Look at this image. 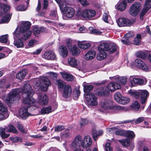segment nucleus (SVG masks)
I'll return each instance as SVG.
<instances>
[{
	"instance_id": "f257e3e1",
	"label": "nucleus",
	"mask_w": 151,
	"mask_h": 151,
	"mask_svg": "<svg viewBox=\"0 0 151 151\" xmlns=\"http://www.w3.org/2000/svg\"><path fill=\"white\" fill-rule=\"evenodd\" d=\"M22 92L23 98V103L28 104L32 102L35 101V99L32 97L34 94L31 86L28 83L24 84L23 90L21 88H17L12 90L6 97L5 101L8 104L13 103L17 101H18L20 98V93Z\"/></svg>"
},
{
	"instance_id": "f03ea898",
	"label": "nucleus",
	"mask_w": 151,
	"mask_h": 151,
	"mask_svg": "<svg viewBox=\"0 0 151 151\" xmlns=\"http://www.w3.org/2000/svg\"><path fill=\"white\" fill-rule=\"evenodd\" d=\"M31 23L29 22H23L20 27H18L13 33L14 40L19 38L20 36H23L25 40L28 39L30 36L32 32L29 30Z\"/></svg>"
},
{
	"instance_id": "7ed1b4c3",
	"label": "nucleus",
	"mask_w": 151,
	"mask_h": 151,
	"mask_svg": "<svg viewBox=\"0 0 151 151\" xmlns=\"http://www.w3.org/2000/svg\"><path fill=\"white\" fill-rule=\"evenodd\" d=\"M83 86V91L85 93V96L86 100V103L88 106L91 107L94 106V95L91 92L93 90L94 86L84 82Z\"/></svg>"
},
{
	"instance_id": "20e7f679",
	"label": "nucleus",
	"mask_w": 151,
	"mask_h": 151,
	"mask_svg": "<svg viewBox=\"0 0 151 151\" xmlns=\"http://www.w3.org/2000/svg\"><path fill=\"white\" fill-rule=\"evenodd\" d=\"M48 98L47 95L45 94H42L40 95L38 97V101H36L35 99L34 102H30L28 104V106L29 107L28 108L29 111H32L38 108L40 105H44L47 104L48 103Z\"/></svg>"
},
{
	"instance_id": "39448f33",
	"label": "nucleus",
	"mask_w": 151,
	"mask_h": 151,
	"mask_svg": "<svg viewBox=\"0 0 151 151\" xmlns=\"http://www.w3.org/2000/svg\"><path fill=\"white\" fill-rule=\"evenodd\" d=\"M34 88L37 89V87H40V89L43 91H46L48 87L51 85V83L48 78L42 76L39 79L37 80L35 83Z\"/></svg>"
},
{
	"instance_id": "423d86ee",
	"label": "nucleus",
	"mask_w": 151,
	"mask_h": 151,
	"mask_svg": "<svg viewBox=\"0 0 151 151\" xmlns=\"http://www.w3.org/2000/svg\"><path fill=\"white\" fill-rule=\"evenodd\" d=\"M102 107L105 110L111 109L113 110L125 111L124 107L118 105L113 106L112 102L108 100H103L100 104Z\"/></svg>"
},
{
	"instance_id": "0eeeda50",
	"label": "nucleus",
	"mask_w": 151,
	"mask_h": 151,
	"mask_svg": "<svg viewBox=\"0 0 151 151\" xmlns=\"http://www.w3.org/2000/svg\"><path fill=\"white\" fill-rule=\"evenodd\" d=\"M117 49L116 45L113 43H102L98 47L99 50H104L108 51L110 53L114 52Z\"/></svg>"
},
{
	"instance_id": "6e6552de",
	"label": "nucleus",
	"mask_w": 151,
	"mask_h": 151,
	"mask_svg": "<svg viewBox=\"0 0 151 151\" xmlns=\"http://www.w3.org/2000/svg\"><path fill=\"white\" fill-rule=\"evenodd\" d=\"M110 91H114L113 82L109 83L107 86L100 88L96 94L99 96H106L109 94Z\"/></svg>"
},
{
	"instance_id": "1a4fd4ad",
	"label": "nucleus",
	"mask_w": 151,
	"mask_h": 151,
	"mask_svg": "<svg viewBox=\"0 0 151 151\" xmlns=\"http://www.w3.org/2000/svg\"><path fill=\"white\" fill-rule=\"evenodd\" d=\"M81 141V136L78 135L76 136L73 141L70 145V148L74 151L79 149V147H82L83 148L85 147L83 143Z\"/></svg>"
},
{
	"instance_id": "9d476101",
	"label": "nucleus",
	"mask_w": 151,
	"mask_h": 151,
	"mask_svg": "<svg viewBox=\"0 0 151 151\" xmlns=\"http://www.w3.org/2000/svg\"><path fill=\"white\" fill-rule=\"evenodd\" d=\"M141 8L140 3L139 2H135L130 7L129 14L132 16H136L139 12Z\"/></svg>"
},
{
	"instance_id": "9b49d317",
	"label": "nucleus",
	"mask_w": 151,
	"mask_h": 151,
	"mask_svg": "<svg viewBox=\"0 0 151 151\" xmlns=\"http://www.w3.org/2000/svg\"><path fill=\"white\" fill-rule=\"evenodd\" d=\"M135 21L123 18H119L117 20V23L119 27L130 26L132 25Z\"/></svg>"
},
{
	"instance_id": "f8f14e48",
	"label": "nucleus",
	"mask_w": 151,
	"mask_h": 151,
	"mask_svg": "<svg viewBox=\"0 0 151 151\" xmlns=\"http://www.w3.org/2000/svg\"><path fill=\"white\" fill-rule=\"evenodd\" d=\"M64 15L67 18H71L74 15L75 11L74 9L70 6H66L62 9Z\"/></svg>"
},
{
	"instance_id": "ddd939ff",
	"label": "nucleus",
	"mask_w": 151,
	"mask_h": 151,
	"mask_svg": "<svg viewBox=\"0 0 151 151\" xmlns=\"http://www.w3.org/2000/svg\"><path fill=\"white\" fill-rule=\"evenodd\" d=\"M135 65L137 68L140 69L142 70L145 71H149V69L148 67L142 61L141 59H138L135 60Z\"/></svg>"
},
{
	"instance_id": "4468645a",
	"label": "nucleus",
	"mask_w": 151,
	"mask_h": 151,
	"mask_svg": "<svg viewBox=\"0 0 151 151\" xmlns=\"http://www.w3.org/2000/svg\"><path fill=\"white\" fill-rule=\"evenodd\" d=\"M27 105L26 107L22 108L20 109L19 112V114L20 116L23 119H26L29 116L32 115L30 113L28 112V110H29V107L28 106V104H25Z\"/></svg>"
},
{
	"instance_id": "2eb2a0df",
	"label": "nucleus",
	"mask_w": 151,
	"mask_h": 151,
	"mask_svg": "<svg viewBox=\"0 0 151 151\" xmlns=\"http://www.w3.org/2000/svg\"><path fill=\"white\" fill-rule=\"evenodd\" d=\"M80 15L84 18L91 19L94 16V10L86 9L82 11Z\"/></svg>"
},
{
	"instance_id": "dca6fc26",
	"label": "nucleus",
	"mask_w": 151,
	"mask_h": 151,
	"mask_svg": "<svg viewBox=\"0 0 151 151\" xmlns=\"http://www.w3.org/2000/svg\"><path fill=\"white\" fill-rule=\"evenodd\" d=\"M47 30L44 27H40L35 26L33 29V32L35 36H38L41 33L46 32Z\"/></svg>"
},
{
	"instance_id": "f3484780",
	"label": "nucleus",
	"mask_w": 151,
	"mask_h": 151,
	"mask_svg": "<svg viewBox=\"0 0 151 151\" xmlns=\"http://www.w3.org/2000/svg\"><path fill=\"white\" fill-rule=\"evenodd\" d=\"M72 92V88L71 86L69 85H66L63 88V96L65 98L69 97L71 95Z\"/></svg>"
},
{
	"instance_id": "a211bd4d",
	"label": "nucleus",
	"mask_w": 151,
	"mask_h": 151,
	"mask_svg": "<svg viewBox=\"0 0 151 151\" xmlns=\"http://www.w3.org/2000/svg\"><path fill=\"white\" fill-rule=\"evenodd\" d=\"M81 141L83 143L85 147L83 148H86L88 147H90L92 144V139L89 136H84L83 138V140L81 139Z\"/></svg>"
},
{
	"instance_id": "6ab92c4d",
	"label": "nucleus",
	"mask_w": 151,
	"mask_h": 151,
	"mask_svg": "<svg viewBox=\"0 0 151 151\" xmlns=\"http://www.w3.org/2000/svg\"><path fill=\"white\" fill-rule=\"evenodd\" d=\"M151 8V0H146L144 7L142 9L140 14L144 16L149 9Z\"/></svg>"
},
{
	"instance_id": "aec40b11",
	"label": "nucleus",
	"mask_w": 151,
	"mask_h": 151,
	"mask_svg": "<svg viewBox=\"0 0 151 151\" xmlns=\"http://www.w3.org/2000/svg\"><path fill=\"white\" fill-rule=\"evenodd\" d=\"M58 51L60 55L63 58L66 57L68 55V50L64 45H61L58 48Z\"/></svg>"
},
{
	"instance_id": "412c9836",
	"label": "nucleus",
	"mask_w": 151,
	"mask_h": 151,
	"mask_svg": "<svg viewBox=\"0 0 151 151\" xmlns=\"http://www.w3.org/2000/svg\"><path fill=\"white\" fill-rule=\"evenodd\" d=\"M140 93L141 103L142 104H144L145 103L149 96V93L147 91L145 90L141 91Z\"/></svg>"
},
{
	"instance_id": "4be33fe9",
	"label": "nucleus",
	"mask_w": 151,
	"mask_h": 151,
	"mask_svg": "<svg viewBox=\"0 0 151 151\" xmlns=\"http://www.w3.org/2000/svg\"><path fill=\"white\" fill-rule=\"evenodd\" d=\"M22 36V38L16 41H15L14 42V45L17 48L22 47L24 46V40H25L23 38V36Z\"/></svg>"
},
{
	"instance_id": "5701e85b",
	"label": "nucleus",
	"mask_w": 151,
	"mask_h": 151,
	"mask_svg": "<svg viewBox=\"0 0 151 151\" xmlns=\"http://www.w3.org/2000/svg\"><path fill=\"white\" fill-rule=\"evenodd\" d=\"M78 47L82 49L86 50L91 46L90 43H86L84 42H78Z\"/></svg>"
},
{
	"instance_id": "b1692460",
	"label": "nucleus",
	"mask_w": 151,
	"mask_h": 151,
	"mask_svg": "<svg viewBox=\"0 0 151 151\" xmlns=\"http://www.w3.org/2000/svg\"><path fill=\"white\" fill-rule=\"evenodd\" d=\"M12 14V13H10L4 15L1 19L0 22L1 23H3L8 22L11 18Z\"/></svg>"
},
{
	"instance_id": "393cba45",
	"label": "nucleus",
	"mask_w": 151,
	"mask_h": 151,
	"mask_svg": "<svg viewBox=\"0 0 151 151\" xmlns=\"http://www.w3.org/2000/svg\"><path fill=\"white\" fill-rule=\"evenodd\" d=\"M27 73V70L24 69L17 74L16 78L20 80H22L25 76Z\"/></svg>"
},
{
	"instance_id": "a878e982",
	"label": "nucleus",
	"mask_w": 151,
	"mask_h": 151,
	"mask_svg": "<svg viewBox=\"0 0 151 151\" xmlns=\"http://www.w3.org/2000/svg\"><path fill=\"white\" fill-rule=\"evenodd\" d=\"M100 51L98 55L97 56V59L99 60H101L105 58L107 55V54L104 51V50H99Z\"/></svg>"
},
{
	"instance_id": "bb28decb",
	"label": "nucleus",
	"mask_w": 151,
	"mask_h": 151,
	"mask_svg": "<svg viewBox=\"0 0 151 151\" xmlns=\"http://www.w3.org/2000/svg\"><path fill=\"white\" fill-rule=\"evenodd\" d=\"M94 57V51L91 50L88 51L85 55V58L86 60L93 59Z\"/></svg>"
},
{
	"instance_id": "cd10ccee",
	"label": "nucleus",
	"mask_w": 151,
	"mask_h": 151,
	"mask_svg": "<svg viewBox=\"0 0 151 151\" xmlns=\"http://www.w3.org/2000/svg\"><path fill=\"white\" fill-rule=\"evenodd\" d=\"M68 64L72 67H76L77 66V61L74 58L69 57L68 58Z\"/></svg>"
},
{
	"instance_id": "c85d7f7f",
	"label": "nucleus",
	"mask_w": 151,
	"mask_h": 151,
	"mask_svg": "<svg viewBox=\"0 0 151 151\" xmlns=\"http://www.w3.org/2000/svg\"><path fill=\"white\" fill-rule=\"evenodd\" d=\"M127 5V2L125 0L122 1L118 5L117 8L118 9L121 11H124L126 8Z\"/></svg>"
},
{
	"instance_id": "c756f323",
	"label": "nucleus",
	"mask_w": 151,
	"mask_h": 151,
	"mask_svg": "<svg viewBox=\"0 0 151 151\" xmlns=\"http://www.w3.org/2000/svg\"><path fill=\"white\" fill-rule=\"evenodd\" d=\"M61 74L62 77L66 81H70L73 80V77L71 75L63 73H61Z\"/></svg>"
},
{
	"instance_id": "7c9ffc66",
	"label": "nucleus",
	"mask_w": 151,
	"mask_h": 151,
	"mask_svg": "<svg viewBox=\"0 0 151 151\" xmlns=\"http://www.w3.org/2000/svg\"><path fill=\"white\" fill-rule=\"evenodd\" d=\"M140 107L139 104L137 101L133 102L130 106L131 109L132 110L138 111Z\"/></svg>"
},
{
	"instance_id": "2f4dec72",
	"label": "nucleus",
	"mask_w": 151,
	"mask_h": 151,
	"mask_svg": "<svg viewBox=\"0 0 151 151\" xmlns=\"http://www.w3.org/2000/svg\"><path fill=\"white\" fill-rule=\"evenodd\" d=\"M0 8L2 9L4 12L5 13L10 10L11 6L8 4L0 3Z\"/></svg>"
},
{
	"instance_id": "473e14b6",
	"label": "nucleus",
	"mask_w": 151,
	"mask_h": 151,
	"mask_svg": "<svg viewBox=\"0 0 151 151\" xmlns=\"http://www.w3.org/2000/svg\"><path fill=\"white\" fill-rule=\"evenodd\" d=\"M132 83H134L135 84H138L139 85H142L144 83V80L142 78H133L132 80H131Z\"/></svg>"
},
{
	"instance_id": "72a5a7b5",
	"label": "nucleus",
	"mask_w": 151,
	"mask_h": 151,
	"mask_svg": "<svg viewBox=\"0 0 151 151\" xmlns=\"http://www.w3.org/2000/svg\"><path fill=\"white\" fill-rule=\"evenodd\" d=\"M69 50L72 52L73 55H77L80 52L79 49L77 48L76 46L75 45L72 47Z\"/></svg>"
},
{
	"instance_id": "f704fd0d",
	"label": "nucleus",
	"mask_w": 151,
	"mask_h": 151,
	"mask_svg": "<svg viewBox=\"0 0 151 151\" xmlns=\"http://www.w3.org/2000/svg\"><path fill=\"white\" fill-rule=\"evenodd\" d=\"M51 106H49L47 107H43L41 110L42 114H48L51 112Z\"/></svg>"
},
{
	"instance_id": "c9c22d12",
	"label": "nucleus",
	"mask_w": 151,
	"mask_h": 151,
	"mask_svg": "<svg viewBox=\"0 0 151 151\" xmlns=\"http://www.w3.org/2000/svg\"><path fill=\"white\" fill-rule=\"evenodd\" d=\"M56 84L57 85L58 87L60 90L63 89L64 88L65 85V83L60 79H58L56 81Z\"/></svg>"
},
{
	"instance_id": "e433bc0d",
	"label": "nucleus",
	"mask_w": 151,
	"mask_h": 151,
	"mask_svg": "<svg viewBox=\"0 0 151 151\" xmlns=\"http://www.w3.org/2000/svg\"><path fill=\"white\" fill-rule=\"evenodd\" d=\"M117 79V82L121 84L125 85L127 83V79L126 77H119Z\"/></svg>"
},
{
	"instance_id": "4c0bfd02",
	"label": "nucleus",
	"mask_w": 151,
	"mask_h": 151,
	"mask_svg": "<svg viewBox=\"0 0 151 151\" xmlns=\"http://www.w3.org/2000/svg\"><path fill=\"white\" fill-rule=\"evenodd\" d=\"M70 136V131L69 130H65L61 135V137L63 139L68 138Z\"/></svg>"
},
{
	"instance_id": "58836bf2",
	"label": "nucleus",
	"mask_w": 151,
	"mask_h": 151,
	"mask_svg": "<svg viewBox=\"0 0 151 151\" xmlns=\"http://www.w3.org/2000/svg\"><path fill=\"white\" fill-rule=\"evenodd\" d=\"M130 140L128 139H123L119 140V142L121 143L124 146H128L129 145Z\"/></svg>"
},
{
	"instance_id": "ea45409f",
	"label": "nucleus",
	"mask_w": 151,
	"mask_h": 151,
	"mask_svg": "<svg viewBox=\"0 0 151 151\" xmlns=\"http://www.w3.org/2000/svg\"><path fill=\"white\" fill-rule=\"evenodd\" d=\"M125 137L132 139L135 137V135L133 132L130 131H127L125 132Z\"/></svg>"
},
{
	"instance_id": "a19ab883",
	"label": "nucleus",
	"mask_w": 151,
	"mask_h": 151,
	"mask_svg": "<svg viewBox=\"0 0 151 151\" xmlns=\"http://www.w3.org/2000/svg\"><path fill=\"white\" fill-rule=\"evenodd\" d=\"M9 129L6 130V132H12L14 133H17L18 131L16 128L12 125H9L8 126Z\"/></svg>"
},
{
	"instance_id": "79ce46f5",
	"label": "nucleus",
	"mask_w": 151,
	"mask_h": 151,
	"mask_svg": "<svg viewBox=\"0 0 151 151\" xmlns=\"http://www.w3.org/2000/svg\"><path fill=\"white\" fill-rule=\"evenodd\" d=\"M129 93L132 96L134 97L136 99H138L139 98L140 94V92L132 91H130Z\"/></svg>"
},
{
	"instance_id": "37998d69",
	"label": "nucleus",
	"mask_w": 151,
	"mask_h": 151,
	"mask_svg": "<svg viewBox=\"0 0 151 151\" xmlns=\"http://www.w3.org/2000/svg\"><path fill=\"white\" fill-rule=\"evenodd\" d=\"M141 40V35L140 34H138L135 37L134 41V45H139Z\"/></svg>"
},
{
	"instance_id": "c03bdc74",
	"label": "nucleus",
	"mask_w": 151,
	"mask_h": 151,
	"mask_svg": "<svg viewBox=\"0 0 151 151\" xmlns=\"http://www.w3.org/2000/svg\"><path fill=\"white\" fill-rule=\"evenodd\" d=\"M129 102L130 99L129 98L122 97L120 99L119 103L122 104H126Z\"/></svg>"
},
{
	"instance_id": "a18cd8bd",
	"label": "nucleus",
	"mask_w": 151,
	"mask_h": 151,
	"mask_svg": "<svg viewBox=\"0 0 151 151\" xmlns=\"http://www.w3.org/2000/svg\"><path fill=\"white\" fill-rule=\"evenodd\" d=\"M8 35H6L0 37V42L2 43H6L7 42Z\"/></svg>"
},
{
	"instance_id": "49530a36",
	"label": "nucleus",
	"mask_w": 151,
	"mask_h": 151,
	"mask_svg": "<svg viewBox=\"0 0 151 151\" xmlns=\"http://www.w3.org/2000/svg\"><path fill=\"white\" fill-rule=\"evenodd\" d=\"M27 7V6L20 5H19L16 7V9L18 11H23L26 10Z\"/></svg>"
},
{
	"instance_id": "de8ad7c7",
	"label": "nucleus",
	"mask_w": 151,
	"mask_h": 151,
	"mask_svg": "<svg viewBox=\"0 0 151 151\" xmlns=\"http://www.w3.org/2000/svg\"><path fill=\"white\" fill-rule=\"evenodd\" d=\"M7 111L6 106L2 103L0 102V111L4 113H6Z\"/></svg>"
},
{
	"instance_id": "09e8293b",
	"label": "nucleus",
	"mask_w": 151,
	"mask_h": 151,
	"mask_svg": "<svg viewBox=\"0 0 151 151\" xmlns=\"http://www.w3.org/2000/svg\"><path fill=\"white\" fill-rule=\"evenodd\" d=\"M122 96L120 93L118 92H116L114 95V98L115 100L117 102H118L119 103L120 102V99H121V98H122Z\"/></svg>"
},
{
	"instance_id": "8fccbe9b",
	"label": "nucleus",
	"mask_w": 151,
	"mask_h": 151,
	"mask_svg": "<svg viewBox=\"0 0 151 151\" xmlns=\"http://www.w3.org/2000/svg\"><path fill=\"white\" fill-rule=\"evenodd\" d=\"M136 56L137 57L143 59H145L146 57V55L145 53L142 51L137 52Z\"/></svg>"
},
{
	"instance_id": "3c124183",
	"label": "nucleus",
	"mask_w": 151,
	"mask_h": 151,
	"mask_svg": "<svg viewBox=\"0 0 151 151\" xmlns=\"http://www.w3.org/2000/svg\"><path fill=\"white\" fill-rule=\"evenodd\" d=\"M126 131L122 129H118L116 130L115 133L116 135H120L122 136H125Z\"/></svg>"
},
{
	"instance_id": "603ef678",
	"label": "nucleus",
	"mask_w": 151,
	"mask_h": 151,
	"mask_svg": "<svg viewBox=\"0 0 151 151\" xmlns=\"http://www.w3.org/2000/svg\"><path fill=\"white\" fill-rule=\"evenodd\" d=\"M50 17L52 19H56L57 18V13L56 11H51L50 14Z\"/></svg>"
},
{
	"instance_id": "864d4df0",
	"label": "nucleus",
	"mask_w": 151,
	"mask_h": 151,
	"mask_svg": "<svg viewBox=\"0 0 151 151\" xmlns=\"http://www.w3.org/2000/svg\"><path fill=\"white\" fill-rule=\"evenodd\" d=\"M88 123V121L86 119H81V121L80 122V125L81 127H82Z\"/></svg>"
},
{
	"instance_id": "5fc2aeb1",
	"label": "nucleus",
	"mask_w": 151,
	"mask_h": 151,
	"mask_svg": "<svg viewBox=\"0 0 151 151\" xmlns=\"http://www.w3.org/2000/svg\"><path fill=\"white\" fill-rule=\"evenodd\" d=\"M50 51L46 52L44 54L43 57L47 60H50L51 57L50 56Z\"/></svg>"
},
{
	"instance_id": "6e6d98bb",
	"label": "nucleus",
	"mask_w": 151,
	"mask_h": 151,
	"mask_svg": "<svg viewBox=\"0 0 151 151\" xmlns=\"http://www.w3.org/2000/svg\"><path fill=\"white\" fill-rule=\"evenodd\" d=\"M17 128L21 132L24 133L25 132V130L23 128V126L19 122L17 124Z\"/></svg>"
},
{
	"instance_id": "4d7b16f0",
	"label": "nucleus",
	"mask_w": 151,
	"mask_h": 151,
	"mask_svg": "<svg viewBox=\"0 0 151 151\" xmlns=\"http://www.w3.org/2000/svg\"><path fill=\"white\" fill-rule=\"evenodd\" d=\"M103 131L101 130H99V131H96L95 130V141L96 140V137H97L101 136L103 134Z\"/></svg>"
},
{
	"instance_id": "13d9d810",
	"label": "nucleus",
	"mask_w": 151,
	"mask_h": 151,
	"mask_svg": "<svg viewBox=\"0 0 151 151\" xmlns=\"http://www.w3.org/2000/svg\"><path fill=\"white\" fill-rule=\"evenodd\" d=\"M64 127L63 126L60 125L56 127L55 128L54 130L55 132H60L64 130Z\"/></svg>"
},
{
	"instance_id": "bf43d9fd",
	"label": "nucleus",
	"mask_w": 151,
	"mask_h": 151,
	"mask_svg": "<svg viewBox=\"0 0 151 151\" xmlns=\"http://www.w3.org/2000/svg\"><path fill=\"white\" fill-rule=\"evenodd\" d=\"M0 135L2 138H5L8 137L10 135L6 133L5 132L1 131L0 132Z\"/></svg>"
},
{
	"instance_id": "052dcab7",
	"label": "nucleus",
	"mask_w": 151,
	"mask_h": 151,
	"mask_svg": "<svg viewBox=\"0 0 151 151\" xmlns=\"http://www.w3.org/2000/svg\"><path fill=\"white\" fill-rule=\"evenodd\" d=\"M111 144L109 142H107L105 145V151H112V148L110 147Z\"/></svg>"
},
{
	"instance_id": "680f3d73",
	"label": "nucleus",
	"mask_w": 151,
	"mask_h": 151,
	"mask_svg": "<svg viewBox=\"0 0 151 151\" xmlns=\"http://www.w3.org/2000/svg\"><path fill=\"white\" fill-rule=\"evenodd\" d=\"M66 44L69 50L72 47L71 42L70 39H67L66 40Z\"/></svg>"
},
{
	"instance_id": "e2e57ef3",
	"label": "nucleus",
	"mask_w": 151,
	"mask_h": 151,
	"mask_svg": "<svg viewBox=\"0 0 151 151\" xmlns=\"http://www.w3.org/2000/svg\"><path fill=\"white\" fill-rule=\"evenodd\" d=\"M12 141L13 142L15 143V142H17L18 141H20L21 142L22 139H21L18 137H15L14 138H13L12 139Z\"/></svg>"
},
{
	"instance_id": "0e129e2a",
	"label": "nucleus",
	"mask_w": 151,
	"mask_h": 151,
	"mask_svg": "<svg viewBox=\"0 0 151 151\" xmlns=\"http://www.w3.org/2000/svg\"><path fill=\"white\" fill-rule=\"evenodd\" d=\"M145 120V118L143 117H140L137 118L135 121L136 124H138L143 121Z\"/></svg>"
},
{
	"instance_id": "69168bd1",
	"label": "nucleus",
	"mask_w": 151,
	"mask_h": 151,
	"mask_svg": "<svg viewBox=\"0 0 151 151\" xmlns=\"http://www.w3.org/2000/svg\"><path fill=\"white\" fill-rule=\"evenodd\" d=\"M121 40L123 44L128 45L130 43L129 38H126L124 39H122Z\"/></svg>"
},
{
	"instance_id": "338daca9",
	"label": "nucleus",
	"mask_w": 151,
	"mask_h": 151,
	"mask_svg": "<svg viewBox=\"0 0 151 151\" xmlns=\"http://www.w3.org/2000/svg\"><path fill=\"white\" fill-rule=\"evenodd\" d=\"M114 88V91L120 88H121L120 85L116 82H113Z\"/></svg>"
},
{
	"instance_id": "774afa93",
	"label": "nucleus",
	"mask_w": 151,
	"mask_h": 151,
	"mask_svg": "<svg viewBox=\"0 0 151 151\" xmlns=\"http://www.w3.org/2000/svg\"><path fill=\"white\" fill-rule=\"evenodd\" d=\"M37 41L34 40H31L29 42L28 45L31 47L34 46Z\"/></svg>"
}]
</instances>
